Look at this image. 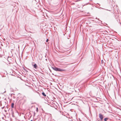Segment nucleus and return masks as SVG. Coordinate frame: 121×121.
<instances>
[{
	"mask_svg": "<svg viewBox=\"0 0 121 121\" xmlns=\"http://www.w3.org/2000/svg\"><path fill=\"white\" fill-rule=\"evenodd\" d=\"M52 68L54 70L56 71H63L65 70L63 69L59 68H56V67H52Z\"/></svg>",
	"mask_w": 121,
	"mask_h": 121,
	"instance_id": "nucleus-1",
	"label": "nucleus"
},
{
	"mask_svg": "<svg viewBox=\"0 0 121 121\" xmlns=\"http://www.w3.org/2000/svg\"><path fill=\"white\" fill-rule=\"evenodd\" d=\"M99 117L100 119L101 120H102L103 118V115L101 114H99Z\"/></svg>",
	"mask_w": 121,
	"mask_h": 121,
	"instance_id": "nucleus-2",
	"label": "nucleus"
},
{
	"mask_svg": "<svg viewBox=\"0 0 121 121\" xmlns=\"http://www.w3.org/2000/svg\"><path fill=\"white\" fill-rule=\"evenodd\" d=\"M37 67V65L36 64H35L34 65V67L35 69H36Z\"/></svg>",
	"mask_w": 121,
	"mask_h": 121,
	"instance_id": "nucleus-3",
	"label": "nucleus"
},
{
	"mask_svg": "<svg viewBox=\"0 0 121 121\" xmlns=\"http://www.w3.org/2000/svg\"><path fill=\"white\" fill-rule=\"evenodd\" d=\"M14 104L13 103H12L11 105V107L12 108H14Z\"/></svg>",
	"mask_w": 121,
	"mask_h": 121,
	"instance_id": "nucleus-4",
	"label": "nucleus"
},
{
	"mask_svg": "<svg viewBox=\"0 0 121 121\" xmlns=\"http://www.w3.org/2000/svg\"><path fill=\"white\" fill-rule=\"evenodd\" d=\"M42 94L44 96H46V95H45L44 93L43 92L42 93Z\"/></svg>",
	"mask_w": 121,
	"mask_h": 121,
	"instance_id": "nucleus-5",
	"label": "nucleus"
},
{
	"mask_svg": "<svg viewBox=\"0 0 121 121\" xmlns=\"http://www.w3.org/2000/svg\"><path fill=\"white\" fill-rule=\"evenodd\" d=\"M108 119V118H105L104 119V120L105 121H107Z\"/></svg>",
	"mask_w": 121,
	"mask_h": 121,
	"instance_id": "nucleus-6",
	"label": "nucleus"
},
{
	"mask_svg": "<svg viewBox=\"0 0 121 121\" xmlns=\"http://www.w3.org/2000/svg\"><path fill=\"white\" fill-rule=\"evenodd\" d=\"M36 111H37V112H38V108H36Z\"/></svg>",
	"mask_w": 121,
	"mask_h": 121,
	"instance_id": "nucleus-7",
	"label": "nucleus"
},
{
	"mask_svg": "<svg viewBox=\"0 0 121 121\" xmlns=\"http://www.w3.org/2000/svg\"><path fill=\"white\" fill-rule=\"evenodd\" d=\"M48 39H47V40H46V42H48Z\"/></svg>",
	"mask_w": 121,
	"mask_h": 121,
	"instance_id": "nucleus-8",
	"label": "nucleus"
},
{
	"mask_svg": "<svg viewBox=\"0 0 121 121\" xmlns=\"http://www.w3.org/2000/svg\"><path fill=\"white\" fill-rule=\"evenodd\" d=\"M32 121V120H31V121Z\"/></svg>",
	"mask_w": 121,
	"mask_h": 121,
	"instance_id": "nucleus-9",
	"label": "nucleus"
}]
</instances>
